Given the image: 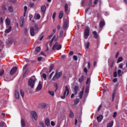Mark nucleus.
I'll use <instances>...</instances> for the list:
<instances>
[{"label": "nucleus", "instance_id": "31", "mask_svg": "<svg viewBox=\"0 0 127 127\" xmlns=\"http://www.w3.org/2000/svg\"><path fill=\"white\" fill-rule=\"evenodd\" d=\"M83 94H84V91H82L80 92V93L79 94L80 99H82V98L83 97Z\"/></svg>", "mask_w": 127, "mask_h": 127}, {"label": "nucleus", "instance_id": "7", "mask_svg": "<svg viewBox=\"0 0 127 127\" xmlns=\"http://www.w3.org/2000/svg\"><path fill=\"white\" fill-rule=\"evenodd\" d=\"M31 115H32L33 119L36 121L37 120V113L35 111H32L31 112Z\"/></svg>", "mask_w": 127, "mask_h": 127}, {"label": "nucleus", "instance_id": "1", "mask_svg": "<svg viewBox=\"0 0 127 127\" xmlns=\"http://www.w3.org/2000/svg\"><path fill=\"white\" fill-rule=\"evenodd\" d=\"M36 80L37 79L35 76H32L28 81V86L33 89L35 86V82H36Z\"/></svg>", "mask_w": 127, "mask_h": 127}, {"label": "nucleus", "instance_id": "53", "mask_svg": "<svg viewBox=\"0 0 127 127\" xmlns=\"http://www.w3.org/2000/svg\"><path fill=\"white\" fill-rule=\"evenodd\" d=\"M51 126H52V127H54V126H55V123H54V122L52 121L51 122Z\"/></svg>", "mask_w": 127, "mask_h": 127}, {"label": "nucleus", "instance_id": "28", "mask_svg": "<svg viewBox=\"0 0 127 127\" xmlns=\"http://www.w3.org/2000/svg\"><path fill=\"white\" fill-rule=\"evenodd\" d=\"M93 34H94V38H98V34H97V32L96 31H93Z\"/></svg>", "mask_w": 127, "mask_h": 127}, {"label": "nucleus", "instance_id": "30", "mask_svg": "<svg viewBox=\"0 0 127 127\" xmlns=\"http://www.w3.org/2000/svg\"><path fill=\"white\" fill-rule=\"evenodd\" d=\"M79 87L78 86H75L74 87L75 95H77V91L78 90Z\"/></svg>", "mask_w": 127, "mask_h": 127}, {"label": "nucleus", "instance_id": "24", "mask_svg": "<svg viewBox=\"0 0 127 127\" xmlns=\"http://www.w3.org/2000/svg\"><path fill=\"white\" fill-rule=\"evenodd\" d=\"M59 17L61 19L62 17H63V11H61L60 12L59 15Z\"/></svg>", "mask_w": 127, "mask_h": 127}, {"label": "nucleus", "instance_id": "33", "mask_svg": "<svg viewBox=\"0 0 127 127\" xmlns=\"http://www.w3.org/2000/svg\"><path fill=\"white\" fill-rule=\"evenodd\" d=\"M122 61H123V57H121L118 59L117 63L119 64L120 62H122Z\"/></svg>", "mask_w": 127, "mask_h": 127}, {"label": "nucleus", "instance_id": "59", "mask_svg": "<svg viewBox=\"0 0 127 127\" xmlns=\"http://www.w3.org/2000/svg\"><path fill=\"white\" fill-rule=\"evenodd\" d=\"M90 66H91V64L90 63V62H88V66H87V68H88V69H90Z\"/></svg>", "mask_w": 127, "mask_h": 127}, {"label": "nucleus", "instance_id": "27", "mask_svg": "<svg viewBox=\"0 0 127 127\" xmlns=\"http://www.w3.org/2000/svg\"><path fill=\"white\" fill-rule=\"evenodd\" d=\"M55 36H54L52 38V40H51L49 45L50 46H52V42H53V40H54V39H55Z\"/></svg>", "mask_w": 127, "mask_h": 127}, {"label": "nucleus", "instance_id": "45", "mask_svg": "<svg viewBox=\"0 0 127 127\" xmlns=\"http://www.w3.org/2000/svg\"><path fill=\"white\" fill-rule=\"evenodd\" d=\"M73 59L75 61H77L78 60V58H77V56H76V55L73 56Z\"/></svg>", "mask_w": 127, "mask_h": 127}, {"label": "nucleus", "instance_id": "12", "mask_svg": "<svg viewBox=\"0 0 127 127\" xmlns=\"http://www.w3.org/2000/svg\"><path fill=\"white\" fill-rule=\"evenodd\" d=\"M91 5H92V0H90L88 5V8L86 9V10H85L86 13H87V12H88V10H89V8H90V7H91Z\"/></svg>", "mask_w": 127, "mask_h": 127}, {"label": "nucleus", "instance_id": "48", "mask_svg": "<svg viewBox=\"0 0 127 127\" xmlns=\"http://www.w3.org/2000/svg\"><path fill=\"white\" fill-rule=\"evenodd\" d=\"M114 77H117L118 76V73H117V71H115L113 73Z\"/></svg>", "mask_w": 127, "mask_h": 127}, {"label": "nucleus", "instance_id": "20", "mask_svg": "<svg viewBox=\"0 0 127 127\" xmlns=\"http://www.w3.org/2000/svg\"><path fill=\"white\" fill-rule=\"evenodd\" d=\"M23 24H24V19L23 18H20V26L22 27L23 26Z\"/></svg>", "mask_w": 127, "mask_h": 127}, {"label": "nucleus", "instance_id": "35", "mask_svg": "<svg viewBox=\"0 0 127 127\" xmlns=\"http://www.w3.org/2000/svg\"><path fill=\"white\" fill-rule=\"evenodd\" d=\"M20 94L22 98H23L24 97V91L22 90H20Z\"/></svg>", "mask_w": 127, "mask_h": 127}, {"label": "nucleus", "instance_id": "40", "mask_svg": "<svg viewBox=\"0 0 127 127\" xmlns=\"http://www.w3.org/2000/svg\"><path fill=\"white\" fill-rule=\"evenodd\" d=\"M49 94L53 97L54 96V92L53 91H49Z\"/></svg>", "mask_w": 127, "mask_h": 127}, {"label": "nucleus", "instance_id": "36", "mask_svg": "<svg viewBox=\"0 0 127 127\" xmlns=\"http://www.w3.org/2000/svg\"><path fill=\"white\" fill-rule=\"evenodd\" d=\"M118 74L119 77H121V76H122V70L121 69H119L118 70Z\"/></svg>", "mask_w": 127, "mask_h": 127}, {"label": "nucleus", "instance_id": "41", "mask_svg": "<svg viewBox=\"0 0 127 127\" xmlns=\"http://www.w3.org/2000/svg\"><path fill=\"white\" fill-rule=\"evenodd\" d=\"M123 66H124V64H119V68L120 69H123Z\"/></svg>", "mask_w": 127, "mask_h": 127}, {"label": "nucleus", "instance_id": "3", "mask_svg": "<svg viewBox=\"0 0 127 127\" xmlns=\"http://www.w3.org/2000/svg\"><path fill=\"white\" fill-rule=\"evenodd\" d=\"M90 34V28L89 27H86L84 31V38L85 39H88L89 35Z\"/></svg>", "mask_w": 127, "mask_h": 127}, {"label": "nucleus", "instance_id": "4", "mask_svg": "<svg viewBox=\"0 0 127 127\" xmlns=\"http://www.w3.org/2000/svg\"><path fill=\"white\" fill-rule=\"evenodd\" d=\"M62 47V46L60 44H58V43H56L53 47V50H60Z\"/></svg>", "mask_w": 127, "mask_h": 127}, {"label": "nucleus", "instance_id": "57", "mask_svg": "<svg viewBox=\"0 0 127 127\" xmlns=\"http://www.w3.org/2000/svg\"><path fill=\"white\" fill-rule=\"evenodd\" d=\"M0 23H3V18H2V17H1L0 18Z\"/></svg>", "mask_w": 127, "mask_h": 127}, {"label": "nucleus", "instance_id": "62", "mask_svg": "<svg viewBox=\"0 0 127 127\" xmlns=\"http://www.w3.org/2000/svg\"><path fill=\"white\" fill-rule=\"evenodd\" d=\"M83 71L85 73H87V72H88V69H87V68H84Z\"/></svg>", "mask_w": 127, "mask_h": 127}, {"label": "nucleus", "instance_id": "34", "mask_svg": "<svg viewBox=\"0 0 127 127\" xmlns=\"http://www.w3.org/2000/svg\"><path fill=\"white\" fill-rule=\"evenodd\" d=\"M80 102V99L79 98H76L74 100V104H78Z\"/></svg>", "mask_w": 127, "mask_h": 127}, {"label": "nucleus", "instance_id": "2", "mask_svg": "<svg viewBox=\"0 0 127 127\" xmlns=\"http://www.w3.org/2000/svg\"><path fill=\"white\" fill-rule=\"evenodd\" d=\"M38 31V24H35V29L33 27L30 28V33L31 36H34L35 35V31Z\"/></svg>", "mask_w": 127, "mask_h": 127}, {"label": "nucleus", "instance_id": "39", "mask_svg": "<svg viewBox=\"0 0 127 127\" xmlns=\"http://www.w3.org/2000/svg\"><path fill=\"white\" fill-rule=\"evenodd\" d=\"M4 73V70H3V69H1L0 70V76H2Z\"/></svg>", "mask_w": 127, "mask_h": 127}, {"label": "nucleus", "instance_id": "11", "mask_svg": "<svg viewBox=\"0 0 127 127\" xmlns=\"http://www.w3.org/2000/svg\"><path fill=\"white\" fill-rule=\"evenodd\" d=\"M11 29H12V27H11V26L8 27L7 26L6 29L5 30V33H8L10 32V31H11Z\"/></svg>", "mask_w": 127, "mask_h": 127}, {"label": "nucleus", "instance_id": "64", "mask_svg": "<svg viewBox=\"0 0 127 127\" xmlns=\"http://www.w3.org/2000/svg\"><path fill=\"white\" fill-rule=\"evenodd\" d=\"M105 15H109V12H104Z\"/></svg>", "mask_w": 127, "mask_h": 127}, {"label": "nucleus", "instance_id": "6", "mask_svg": "<svg viewBox=\"0 0 127 127\" xmlns=\"http://www.w3.org/2000/svg\"><path fill=\"white\" fill-rule=\"evenodd\" d=\"M62 76V72H59L58 73H56L55 76L53 78V80L54 81V80H56V79H59L60 77Z\"/></svg>", "mask_w": 127, "mask_h": 127}, {"label": "nucleus", "instance_id": "43", "mask_svg": "<svg viewBox=\"0 0 127 127\" xmlns=\"http://www.w3.org/2000/svg\"><path fill=\"white\" fill-rule=\"evenodd\" d=\"M53 68H54V66H53V65H51L50 67V70H49V73H50V72H51V71H52V70H53Z\"/></svg>", "mask_w": 127, "mask_h": 127}, {"label": "nucleus", "instance_id": "46", "mask_svg": "<svg viewBox=\"0 0 127 127\" xmlns=\"http://www.w3.org/2000/svg\"><path fill=\"white\" fill-rule=\"evenodd\" d=\"M56 16V12H54L53 15V19H55Z\"/></svg>", "mask_w": 127, "mask_h": 127}, {"label": "nucleus", "instance_id": "10", "mask_svg": "<svg viewBox=\"0 0 127 127\" xmlns=\"http://www.w3.org/2000/svg\"><path fill=\"white\" fill-rule=\"evenodd\" d=\"M14 96L16 99L18 100L19 99V92L17 90H15Z\"/></svg>", "mask_w": 127, "mask_h": 127}, {"label": "nucleus", "instance_id": "5", "mask_svg": "<svg viewBox=\"0 0 127 127\" xmlns=\"http://www.w3.org/2000/svg\"><path fill=\"white\" fill-rule=\"evenodd\" d=\"M69 95V88H68L67 86H65V90L64 93V96H61V98L62 99H64L66 96H68Z\"/></svg>", "mask_w": 127, "mask_h": 127}, {"label": "nucleus", "instance_id": "51", "mask_svg": "<svg viewBox=\"0 0 127 127\" xmlns=\"http://www.w3.org/2000/svg\"><path fill=\"white\" fill-rule=\"evenodd\" d=\"M42 76H43V77L44 78V79H45V80H46V77H47L46 74L45 73H43Z\"/></svg>", "mask_w": 127, "mask_h": 127}, {"label": "nucleus", "instance_id": "63", "mask_svg": "<svg viewBox=\"0 0 127 127\" xmlns=\"http://www.w3.org/2000/svg\"><path fill=\"white\" fill-rule=\"evenodd\" d=\"M33 17V15H32V14L29 15L30 20H31V18H32Z\"/></svg>", "mask_w": 127, "mask_h": 127}, {"label": "nucleus", "instance_id": "50", "mask_svg": "<svg viewBox=\"0 0 127 127\" xmlns=\"http://www.w3.org/2000/svg\"><path fill=\"white\" fill-rule=\"evenodd\" d=\"M117 115H118V113L117 112H114L113 114V118H116L117 117Z\"/></svg>", "mask_w": 127, "mask_h": 127}, {"label": "nucleus", "instance_id": "58", "mask_svg": "<svg viewBox=\"0 0 127 127\" xmlns=\"http://www.w3.org/2000/svg\"><path fill=\"white\" fill-rule=\"evenodd\" d=\"M117 81H118V78H115L113 80V82H114V83H116Z\"/></svg>", "mask_w": 127, "mask_h": 127}, {"label": "nucleus", "instance_id": "13", "mask_svg": "<svg viewBox=\"0 0 127 127\" xmlns=\"http://www.w3.org/2000/svg\"><path fill=\"white\" fill-rule=\"evenodd\" d=\"M45 125H47V127L49 126H50V120H49V119L47 118L45 120Z\"/></svg>", "mask_w": 127, "mask_h": 127}, {"label": "nucleus", "instance_id": "21", "mask_svg": "<svg viewBox=\"0 0 127 127\" xmlns=\"http://www.w3.org/2000/svg\"><path fill=\"white\" fill-rule=\"evenodd\" d=\"M68 25V22L66 20H65L64 24V29H66L67 28V26Z\"/></svg>", "mask_w": 127, "mask_h": 127}, {"label": "nucleus", "instance_id": "54", "mask_svg": "<svg viewBox=\"0 0 127 127\" xmlns=\"http://www.w3.org/2000/svg\"><path fill=\"white\" fill-rule=\"evenodd\" d=\"M53 36V34H52L51 35H50V36H48V39H51V38H52Z\"/></svg>", "mask_w": 127, "mask_h": 127}, {"label": "nucleus", "instance_id": "22", "mask_svg": "<svg viewBox=\"0 0 127 127\" xmlns=\"http://www.w3.org/2000/svg\"><path fill=\"white\" fill-rule=\"evenodd\" d=\"M6 25H10V19L7 18L5 20Z\"/></svg>", "mask_w": 127, "mask_h": 127}, {"label": "nucleus", "instance_id": "38", "mask_svg": "<svg viewBox=\"0 0 127 127\" xmlns=\"http://www.w3.org/2000/svg\"><path fill=\"white\" fill-rule=\"evenodd\" d=\"M5 81H7V82H9V81H11V78L6 77L5 78Z\"/></svg>", "mask_w": 127, "mask_h": 127}, {"label": "nucleus", "instance_id": "32", "mask_svg": "<svg viewBox=\"0 0 127 127\" xmlns=\"http://www.w3.org/2000/svg\"><path fill=\"white\" fill-rule=\"evenodd\" d=\"M24 16H25V13H26V11L27 10V6H25L24 7Z\"/></svg>", "mask_w": 127, "mask_h": 127}, {"label": "nucleus", "instance_id": "16", "mask_svg": "<svg viewBox=\"0 0 127 127\" xmlns=\"http://www.w3.org/2000/svg\"><path fill=\"white\" fill-rule=\"evenodd\" d=\"M102 120H103V116L102 115H100L98 117H97V121L98 123H101Z\"/></svg>", "mask_w": 127, "mask_h": 127}, {"label": "nucleus", "instance_id": "29", "mask_svg": "<svg viewBox=\"0 0 127 127\" xmlns=\"http://www.w3.org/2000/svg\"><path fill=\"white\" fill-rule=\"evenodd\" d=\"M8 11L10 12H13V8L12 7V6H10L8 7Z\"/></svg>", "mask_w": 127, "mask_h": 127}, {"label": "nucleus", "instance_id": "23", "mask_svg": "<svg viewBox=\"0 0 127 127\" xmlns=\"http://www.w3.org/2000/svg\"><path fill=\"white\" fill-rule=\"evenodd\" d=\"M21 125L22 127H25V122H24V120L23 119H21Z\"/></svg>", "mask_w": 127, "mask_h": 127}, {"label": "nucleus", "instance_id": "37", "mask_svg": "<svg viewBox=\"0 0 127 127\" xmlns=\"http://www.w3.org/2000/svg\"><path fill=\"white\" fill-rule=\"evenodd\" d=\"M85 46L88 49V48H89V46H90V42L85 43Z\"/></svg>", "mask_w": 127, "mask_h": 127}, {"label": "nucleus", "instance_id": "14", "mask_svg": "<svg viewBox=\"0 0 127 127\" xmlns=\"http://www.w3.org/2000/svg\"><path fill=\"white\" fill-rule=\"evenodd\" d=\"M64 10L66 13L68 14L69 12V10L68 9V4L67 3L65 4L64 6Z\"/></svg>", "mask_w": 127, "mask_h": 127}, {"label": "nucleus", "instance_id": "19", "mask_svg": "<svg viewBox=\"0 0 127 127\" xmlns=\"http://www.w3.org/2000/svg\"><path fill=\"white\" fill-rule=\"evenodd\" d=\"M41 50V49L40 48V47H37L35 49V51L34 52L35 54L36 55V54H37V53H38V52H40V51Z\"/></svg>", "mask_w": 127, "mask_h": 127}, {"label": "nucleus", "instance_id": "60", "mask_svg": "<svg viewBox=\"0 0 127 127\" xmlns=\"http://www.w3.org/2000/svg\"><path fill=\"white\" fill-rule=\"evenodd\" d=\"M41 54H42V55H43V56H46V54H45V53H44V52H41Z\"/></svg>", "mask_w": 127, "mask_h": 127}, {"label": "nucleus", "instance_id": "26", "mask_svg": "<svg viewBox=\"0 0 127 127\" xmlns=\"http://www.w3.org/2000/svg\"><path fill=\"white\" fill-rule=\"evenodd\" d=\"M69 117L70 118H74V113H73L72 111H70L69 112Z\"/></svg>", "mask_w": 127, "mask_h": 127}, {"label": "nucleus", "instance_id": "18", "mask_svg": "<svg viewBox=\"0 0 127 127\" xmlns=\"http://www.w3.org/2000/svg\"><path fill=\"white\" fill-rule=\"evenodd\" d=\"M113 126H114V121H113L109 122L108 124L107 127H113Z\"/></svg>", "mask_w": 127, "mask_h": 127}, {"label": "nucleus", "instance_id": "17", "mask_svg": "<svg viewBox=\"0 0 127 127\" xmlns=\"http://www.w3.org/2000/svg\"><path fill=\"white\" fill-rule=\"evenodd\" d=\"M46 10V7L45 5H43L41 7V11L43 12V13H45V11Z\"/></svg>", "mask_w": 127, "mask_h": 127}, {"label": "nucleus", "instance_id": "49", "mask_svg": "<svg viewBox=\"0 0 127 127\" xmlns=\"http://www.w3.org/2000/svg\"><path fill=\"white\" fill-rule=\"evenodd\" d=\"M38 61L39 62L40 61H41V60H42V57H40L39 58H38L37 59Z\"/></svg>", "mask_w": 127, "mask_h": 127}, {"label": "nucleus", "instance_id": "25", "mask_svg": "<svg viewBox=\"0 0 127 127\" xmlns=\"http://www.w3.org/2000/svg\"><path fill=\"white\" fill-rule=\"evenodd\" d=\"M105 25V21H101L100 23V27L102 28Z\"/></svg>", "mask_w": 127, "mask_h": 127}, {"label": "nucleus", "instance_id": "8", "mask_svg": "<svg viewBox=\"0 0 127 127\" xmlns=\"http://www.w3.org/2000/svg\"><path fill=\"white\" fill-rule=\"evenodd\" d=\"M17 70V67L16 66L13 67L10 71V75H13L16 70Z\"/></svg>", "mask_w": 127, "mask_h": 127}, {"label": "nucleus", "instance_id": "61", "mask_svg": "<svg viewBox=\"0 0 127 127\" xmlns=\"http://www.w3.org/2000/svg\"><path fill=\"white\" fill-rule=\"evenodd\" d=\"M98 1H99V0H95L94 2V4H97Z\"/></svg>", "mask_w": 127, "mask_h": 127}, {"label": "nucleus", "instance_id": "55", "mask_svg": "<svg viewBox=\"0 0 127 127\" xmlns=\"http://www.w3.org/2000/svg\"><path fill=\"white\" fill-rule=\"evenodd\" d=\"M4 126V122H1L0 123V127H3Z\"/></svg>", "mask_w": 127, "mask_h": 127}, {"label": "nucleus", "instance_id": "52", "mask_svg": "<svg viewBox=\"0 0 127 127\" xmlns=\"http://www.w3.org/2000/svg\"><path fill=\"white\" fill-rule=\"evenodd\" d=\"M30 7H33L34 6V3H30Z\"/></svg>", "mask_w": 127, "mask_h": 127}, {"label": "nucleus", "instance_id": "44", "mask_svg": "<svg viewBox=\"0 0 127 127\" xmlns=\"http://www.w3.org/2000/svg\"><path fill=\"white\" fill-rule=\"evenodd\" d=\"M39 125L41 127H44V124H43V122H40Z\"/></svg>", "mask_w": 127, "mask_h": 127}, {"label": "nucleus", "instance_id": "56", "mask_svg": "<svg viewBox=\"0 0 127 127\" xmlns=\"http://www.w3.org/2000/svg\"><path fill=\"white\" fill-rule=\"evenodd\" d=\"M85 92L86 93V94H88V93H89V88H86L85 89Z\"/></svg>", "mask_w": 127, "mask_h": 127}, {"label": "nucleus", "instance_id": "47", "mask_svg": "<svg viewBox=\"0 0 127 127\" xmlns=\"http://www.w3.org/2000/svg\"><path fill=\"white\" fill-rule=\"evenodd\" d=\"M60 36L61 37H62V36H63V31H61L60 33Z\"/></svg>", "mask_w": 127, "mask_h": 127}, {"label": "nucleus", "instance_id": "9", "mask_svg": "<svg viewBox=\"0 0 127 127\" xmlns=\"http://www.w3.org/2000/svg\"><path fill=\"white\" fill-rule=\"evenodd\" d=\"M42 87H43L42 82L40 81L39 82V84L38 85V86L37 87L36 90L37 91H40V90H41V89H42Z\"/></svg>", "mask_w": 127, "mask_h": 127}, {"label": "nucleus", "instance_id": "42", "mask_svg": "<svg viewBox=\"0 0 127 127\" xmlns=\"http://www.w3.org/2000/svg\"><path fill=\"white\" fill-rule=\"evenodd\" d=\"M2 10H3V11H5V10H6V8L5 7V6H2Z\"/></svg>", "mask_w": 127, "mask_h": 127}, {"label": "nucleus", "instance_id": "15", "mask_svg": "<svg viewBox=\"0 0 127 127\" xmlns=\"http://www.w3.org/2000/svg\"><path fill=\"white\" fill-rule=\"evenodd\" d=\"M34 17L35 19H40L41 16H40V14H39L36 13L35 14Z\"/></svg>", "mask_w": 127, "mask_h": 127}]
</instances>
